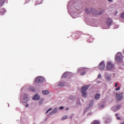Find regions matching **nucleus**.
Returning a JSON list of instances; mask_svg holds the SVG:
<instances>
[{
	"mask_svg": "<svg viewBox=\"0 0 124 124\" xmlns=\"http://www.w3.org/2000/svg\"><path fill=\"white\" fill-rule=\"evenodd\" d=\"M90 84L85 85L81 88V93L83 97H87V91L90 88Z\"/></svg>",
	"mask_w": 124,
	"mask_h": 124,
	"instance_id": "obj_1",
	"label": "nucleus"
},
{
	"mask_svg": "<svg viewBox=\"0 0 124 124\" xmlns=\"http://www.w3.org/2000/svg\"><path fill=\"white\" fill-rule=\"evenodd\" d=\"M115 61L117 62L120 63L123 61V54L121 52H118L116 55L115 56Z\"/></svg>",
	"mask_w": 124,
	"mask_h": 124,
	"instance_id": "obj_2",
	"label": "nucleus"
},
{
	"mask_svg": "<svg viewBox=\"0 0 124 124\" xmlns=\"http://www.w3.org/2000/svg\"><path fill=\"white\" fill-rule=\"evenodd\" d=\"M90 12H91L92 13H93V14H94V15H101V14L104 12V10H102L100 11V13H97V11H96V10H95V9H91Z\"/></svg>",
	"mask_w": 124,
	"mask_h": 124,
	"instance_id": "obj_3",
	"label": "nucleus"
},
{
	"mask_svg": "<svg viewBox=\"0 0 124 124\" xmlns=\"http://www.w3.org/2000/svg\"><path fill=\"white\" fill-rule=\"evenodd\" d=\"M114 64L112 63V62H107V68L108 70H112L113 68H114Z\"/></svg>",
	"mask_w": 124,
	"mask_h": 124,
	"instance_id": "obj_4",
	"label": "nucleus"
},
{
	"mask_svg": "<svg viewBox=\"0 0 124 124\" xmlns=\"http://www.w3.org/2000/svg\"><path fill=\"white\" fill-rule=\"evenodd\" d=\"M43 81H44V78L43 77H38L35 80L36 83H37L38 84L43 82Z\"/></svg>",
	"mask_w": 124,
	"mask_h": 124,
	"instance_id": "obj_5",
	"label": "nucleus"
},
{
	"mask_svg": "<svg viewBox=\"0 0 124 124\" xmlns=\"http://www.w3.org/2000/svg\"><path fill=\"white\" fill-rule=\"evenodd\" d=\"M104 68H105V63H104V61H102L99 65V69L100 70H103Z\"/></svg>",
	"mask_w": 124,
	"mask_h": 124,
	"instance_id": "obj_6",
	"label": "nucleus"
},
{
	"mask_svg": "<svg viewBox=\"0 0 124 124\" xmlns=\"http://www.w3.org/2000/svg\"><path fill=\"white\" fill-rule=\"evenodd\" d=\"M113 23L112 20L110 18H108L106 21V24L108 27H110L111 24Z\"/></svg>",
	"mask_w": 124,
	"mask_h": 124,
	"instance_id": "obj_7",
	"label": "nucleus"
},
{
	"mask_svg": "<svg viewBox=\"0 0 124 124\" xmlns=\"http://www.w3.org/2000/svg\"><path fill=\"white\" fill-rule=\"evenodd\" d=\"M33 100H39L40 99V96L38 94H36L32 97Z\"/></svg>",
	"mask_w": 124,
	"mask_h": 124,
	"instance_id": "obj_8",
	"label": "nucleus"
},
{
	"mask_svg": "<svg viewBox=\"0 0 124 124\" xmlns=\"http://www.w3.org/2000/svg\"><path fill=\"white\" fill-rule=\"evenodd\" d=\"M121 107V105H119L116 106L115 108V107H112L111 108V110H112V111H114V112H116L118 111V109H120Z\"/></svg>",
	"mask_w": 124,
	"mask_h": 124,
	"instance_id": "obj_9",
	"label": "nucleus"
},
{
	"mask_svg": "<svg viewBox=\"0 0 124 124\" xmlns=\"http://www.w3.org/2000/svg\"><path fill=\"white\" fill-rule=\"evenodd\" d=\"M123 93H122V94ZM117 94V100H122L123 99V94Z\"/></svg>",
	"mask_w": 124,
	"mask_h": 124,
	"instance_id": "obj_10",
	"label": "nucleus"
},
{
	"mask_svg": "<svg viewBox=\"0 0 124 124\" xmlns=\"http://www.w3.org/2000/svg\"><path fill=\"white\" fill-rule=\"evenodd\" d=\"M6 12V10L4 8H2L0 10V15H3Z\"/></svg>",
	"mask_w": 124,
	"mask_h": 124,
	"instance_id": "obj_11",
	"label": "nucleus"
},
{
	"mask_svg": "<svg viewBox=\"0 0 124 124\" xmlns=\"http://www.w3.org/2000/svg\"><path fill=\"white\" fill-rule=\"evenodd\" d=\"M100 98V94L99 93H96L95 95L94 99L97 100Z\"/></svg>",
	"mask_w": 124,
	"mask_h": 124,
	"instance_id": "obj_12",
	"label": "nucleus"
},
{
	"mask_svg": "<svg viewBox=\"0 0 124 124\" xmlns=\"http://www.w3.org/2000/svg\"><path fill=\"white\" fill-rule=\"evenodd\" d=\"M91 124H100L99 121L97 120H93L92 123Z\"/></svg>",
	"mask_w": 124,
	"mask_h": 124,
	"instance_id": "obj_13",
	"label": "nucleus"
},
{
	"mask_svg": "<svg viewBox=\"0 0 124 124\" xmlns=\"http://www.w3.org/2000/svg\"><path fill=\"white\" fill-rule=\"evenodd\" d=\"M42 93L43 94H49V91L48 90H45L42 91Z\"/></svg>",
	"mask_w": 124,
	"mask_h": 124,
	"instance_id": "obj_14",
	"label": "nucleus"
},
{
	"mask_svg": "<svg viewBox=\"0 0 124 124\" xmlns=\"http://www.w3.org/2000/svg\"><path fill=\"white\" fill-rule=\"evenodd\" d=\"M58 111V108H56L54 109H53L52 112L53 113V114H56Z\"/></svg>",
	"mask_w": 124,
	"mask_h": 124,
	"instance_id": "obj_15",
	"label": "nucleus"
},
{
	"mask_svg": "<svg viewBox=\"0 0 124 124\" xmlns=\"http://www.w3.org/2000/svg\"><path fill=\"white\" fill-rule=\"evenodd\" d=\"M65 84L64 82H59V86H60V87H63L64 86Z\"/></svg>",
	"mask_w": 124,
	"mask_h": 124,
	"instance_id": "obj_16",
	"label": "nucleus"
},
{
	"mask_svg": "<svg viewBox=\"0 0 124 124\" xmlns=\"http://www.w3.org/2000/svg\"><path fill=\"white\" fill-rule=\"evenodd\" d=\"M29 90L31 92H34V88L33 87H29Z\"/></svg>",
	"mask_w": 124,
	"mask_h": 124,
	"instance_id": "obj_17",
	"label": "nucleus"
},
{
	"mask_svg": "<svg viewBox=\"0 0 124 124\" xmlns=\"http://www.w3.org/2000/svg\"><path fill=\"white\" fill-rule=\"evenodd\" d=\"M66 119H67V115H65V116H63V117L62 118V121L66 120Z\"/></svg>",
	"mask_w": 124,
	"mask_h": 124,
	"instance_id": "obj_18",
	"label": "nucleus"
},
{
	"mask_svg": "<svg viewBox=\"0 0 124 124\" xmlns=\"http://www.w3.org/2000/svg\"><path fill=\"white\" fill-rule=\"evenodd\" d=\"M85 12L87 14H91V12L89 11V10L88 9H85Z\"/></svg>",
	"mask_w": 124,
	"mask_h": 124,
	"instance_id": "obj_19",
	"label": "nucleus"
},
{
	"mask_svg": "<svg viewBox=\"0 0 124 124\" xmlns=\"http://www.w3.org/2000/svg\"><path fill=\"white\" fill-rule=\"evenodd\" d=\"M62 78L63 79H64V78H66V76H65V73H64V74L62 75Z\"/></svg>",
	"mask_w": 124,
	"mask_h": 124,
	"instance_id": "obj_20",
	"label": "nucleus"
},
{
	"mask_svg": "<svg viewBox=\"0 0 124 124\" xmlns=\"http://www.w3.org/2000/svg\"><path fill=\"white\" fill-rule=\"evenodd\" d=\"M80 75H81L82 76H83V75H85V74H86V72L84 71V72H82L80 73Z\"/></svg>",
	"mask_w": 124,
	"mask_h": 124,
	"instance_id": "obj_21",
	"label": "nucleus"
},
{
	"mask_svg": "<svg viewBox=\"0 0 124 124\" xmlns=\"http://www.w3.org/2000/svg\"><path fill=\"white\" fill-rule=\"evenodd\" d=\"M52 110V108H50L49 109H48L47 111H46V114H48V112H49V111H51Z\"/></svg>",
	"mask_w": 124,
	"mask_h": 124,
	"instance_id": "obj_22",
	"label": "nucleus"
},
{
	"mask_svg": "<svg viewBox=\"0 0 124 124\" xmlns=\"http://www.w3.org/2000/svg\"><path fill=\"white\" fill-rule=\"evenodd\" d=\"M121 17H122L123 19H124V12L123 13L121 14Z\"/></svg>",
	"mask_w": 124,
	"mask_h": 124,
	"instance_id": "obj_23",
	"label": "nucleus"
},
{
	"mask_svg": "<svg viewBox=\"0 0 124 124\" xmlns=\"http://www.w3.org/2000/svg\"><path fill=\"white\" fill-rule=\"evenodd\" d=\"M107 79L108 80V81H111V78L110 77H107Z\"/></svg>",
	"mask_w": 124,
	"mask_h": 124,
	"instance_id": "obj_24",
	"label": "nucleus"
},
{
	"mask_svg": "<svg viewBox=\"0 0 124 124\" xmlns=\"http://www.w3.org/2000/svg\"><path fill=\"white\" fill-rule=\"evenodd\" d=\"M24 99L28 98V94H25L24 97Z\"/></svg>",
	"mask_w": 124,
	"mask_h": 124,
	"instance_id": "obj_25",
	"label": "nucleus"
},
{
	"mask_svg": "<svg viewBox=\"0 0 124 124\" xmlns=\"http://www.w3.org/2000/svg\"><path fill=\"white\" fill-rule=\"evenodd\" d=\"M97 78H101V74H99V75H98Z\"/></svg>",
	"mask_w": 124,
	"mask_h": 124,
	"instance_id": "obj_26",
	"label": "nucleus"
},
{
	"mask_svg": "<svg viewBox=\"0 0 124 124\" xmlns=\"http://www.w3.org/2000/svg\"><path fill=\"white\" fill-rule=\"evenodd\" d=\"M63 107L62 106L59 108L60 110H63Z\"/></svg>",
	"mask_w": 124,
	"mask_h": 124,
	"instance_id": "obj_27",
	"label": "nucleus"
},
{
	"mask_svg": "<svg viewBox=\"0 0 124 124\" xmlns=\"http://www.w3.org/2000/svg\"><path fill=\"white\" fill-rule=\"evenodd\" d=\"M120 87H118L117 88H116V89H115V91H119V90H120Z\"/></svg>",
	"mask_w": 124,
	"mask_h": 124,
	"instance_id": "obj_28",
	"label": "nucleus"
},
{
	"mask_svg": "<svg viewBox=\"0 0 124 124\" xmlns=\"http://www.w3.org/2000/svg\"><path fill=\"white\" fill-rule=\"evenodd\" d=\"M42 103H43V102H42V101H40V102H39V105H41V104H42Z\"/></svg>",
	"mask_w": 124,
	"mask_h": 124,
	"instance_id": "obj_29",
	"label": "nucleus"
},
{
	"mask_svg": "<svg viewBox=\"0 0 124 124\" xmlns=\"http://www.w3.org/2000/svg\"><path fill=\"white\" fill-rule=\"evenodd\" d=\"M115 15H117V14H118V11H115Z\"/></svg>",
	"mask_w": 124,
	"mask_h": 124,
	"instance_id": "obj_30",
	"label": "nucleus"
},
{
	"mask_svg": "<svg viewBox=\"0 0 124 124\" xmlns=\"http://www.w3.org/2000/svg\"><path fill=\"white\" fill-rule=\"evenodd\" d=\"M117 120H121V117H117Z\"/></svg>",
	"mask_w": 124,
	"mask_h": 124,
	"instance_id": "obj_31",
	"label": "nucleus"
},
{
	"mask_svg": "<svg viewBox=\"0 0 124 124\" xmlns=\"http://www.w3.org/2000/svg\"><path fill=\"white\" fill-rule=\"evenodd\" d=\"M80 71H83V70H84V68H80Z\"/></svg>",
	"mask_w": 124,
	"mask_h": 124,
	"instance_id": "obj_32",
	"label": "nucleus"
},
{
	"mask_svg": "<svg viewBox=\"0 0 124 124\" xmlns=\"http://www.w3.org/2000/svg\"><path fill=\"white\" fill-rule=\"evenodd\" d=\"M25 107H26V108H27V107H29V104L26 105Z\"/></svg>",
	"mask_w": 124,
	"mask_h": 124,
	"instance_id": "obj_33",
	"label": "nucleus"
},
{
	"mask_svg": "<svg viewBox=\"0 0 124 124\" xmlns=\"http://www.w3.org/2000/svg\"><path fill=\"white\" fill-rule=\"evenodd\" d=\"M69 109V108H65L66 111H67Z\"/></svg>",
	"mask_w": 124,
	"mask_h": 124,
	"instance_id": "obj_34",
	"label": "nucleus"
},
{
	"mask_svg": "<svg viewBox=\"0 0 124 124\" xmlns=\"http://www.w3.org/2000/svg\"><path fill=\"white\" fill-rule=\"evenodd\" d=\"M115 87H118V83H115Z\"/></svg>",
	"mask_w": 124,
	"mask_h": 124,
	"instance_id": "obj_35",
	"label": "nucleus"
},
{
	"mask_svg": "<svg viewBox=\"0 0 124 124\" xmlns=\"http://www.w3.org/2000/svg\"><path fill=\"white\" fill-rule=\"evenodd\" d=\"M115 116H116V117H118V113L115 114Z\"/></svg>",
	"mask_w": 124,
	"mask_h": 124,
	"instance_id": "obj_36",
	"label": "nucleus"
},
{
	"mask_svg": "<svg viewBox=\"0 0 124 124\" xmlns=\"http://www.w3.org/2000/svg\"><path fill=\"white\" fill-rule=\"evenodd\" d=\"M108 1L111 2L112 1V0H108Z\"/></svg>",
	"mask_w": 124,
	"mask_h": 124,
	"instance_id": "obj_37",
	"label": "nucleus"
},
{
	"mask_svg": "<svg viewBox=\"0 0 124 124\" xmlns=\"http://www.w3.org/2000/svg\"><path fill=\"white\" fill-rule=\"evenodd\" d=\"M78 38H79V37H76V39H78Z\"/></svg>",
	"mask_w": 124,
	"mask_h": 124,
	"instance_id": "obj_38",
	"label": "nucleus"
},
{
	"mask_svg": "<svg viewBox=\"0 0 124 124\" xmlns=\"http://www.w3.org/2000/svg\"><path fill=\"white\" fill-rule=\"evenodd\" d=\"M3 4L2 3H0L1 6H2Z\"/></svg>",
	"mask_w": 124,
	"mask_h": 124,
	"instance_id": "obj_39",
	"label": "nucleus"
},
{
	"mask_svg": "<svg viewBox=\"0 0 124 124\" xmlns=\"http://www.w3.org/2000/svg\"><path fill=\"white\" fill-rule=\"evenodd\" d=\"M120 124H124V123H122Z\"/></svg>",
	"mask_w": 124,
	"mask_h": 124,
	"instance_id": "obj_40",
	"label": "nucleus"
},
{
	"mask_svg": "<svg viewBox=\"0 0 124 124\" xmlns=\"http://www.w3.org/2000/svg\"><path fill=\"white\" fill-rule=\"evenodd\" d=\"M72 117H71V119H72Z\"/></svg>",
	"mask_w": 124,
	"mask_h": 124,
	"instance_id": "obj_41",
	"label": "nucleus"
},
{
	"mask_svg": "<svg viewBox=\"0 0 124 124\" xmlns=\"http://www.w3.org/2000/svg\"><path fill=\"white\" fill-rule=\"evenodd\" d=\"M102 107H103V106H102Z\"/></svg>",
	"mask_w": 124,
	"mask_h": 124,
	"instance_id": "obj_42",
	"label": "nucleus"
}]
</instances>
